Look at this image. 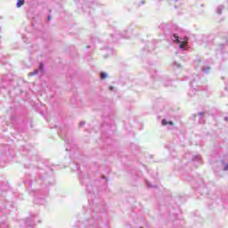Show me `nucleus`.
<instances>
[{
    "instance_id": "423d86ee",
    "label": "nucleus",
    "mask_w": 228,
    "mask_h": 228,
    "mask_svg": "<svg viewBox=\"0 0 228 228\" xmlns=\"http://www.w3.org/2000/svg\"><path fill=\"white\" fill-rule=\"evenodd\" d=\"M161 124L162 126H167L168 124V121H167V119H162Z\"/></svg>"
},
{
    "instance_id": "6e6552de",
    "label": "nucleus",
    "mask_w": 228,
    "mask_h": 228,
    "mask_svg": "<svg viewBox=\"0 0 228 228\" xmlns=\"http://www.w3.org/2000/svg\"><path fill=\"white\" fill-rule=\"evenodd\" d=\"M168 124L169 126H174L175 123L173 121H169Z\"/></svg>"
},
{
    "instance_id": "f257e3e1",
    "label": "nucleus",
    "mask_w": 228,
    "mask_h": 228,
    "mask_svg": "<svg viewBox=\"0 0 228 228\" xmlns=\"http://www.w3.org/2000/svg\"><path fill=\"white\" fill-rule=\"evenodd\" d=\"M188 40V37H184L183 41L180 43V49H184V47H186V41Z\"/></svg>"
},
{
    "instance_id": "9d476101",
    "label": "nucleus",
    "mask_w": 228,
    "mask_h": 228,
    "mask_svg": "<svg viewBox=\"0 0 228 228\" xmlns=\"http://www.w3.org/2000/svg\"><path fill=\"white\" fill-rule=\"evenodd\" d=\"M140 228H143V227H140Z\"/></svg>"
},
{
    "instance_id": "20e7f679",
    "label": "nucleus",
    "mask_w": 228,
    "mask_h": 228,
    "mask_svg": "<svg viewBox=\"0 0 228 228\" xmlns=\"http://www.w3.org/2000/svg\"><path fill=\"white\" fill-rule=\"evenodd\" d=\"M106 77H108V75H106V73L102 72V73L101 74V78H102V79H106Z\"/></svg>"
},
{
    "instance_id": "39448f33",
    "label": "nucleus",
    "mask_w": 228,
    "mask_h": 228,
    "mask_svg": "<svg viewBox=\"0 0 228 228\" xmlns=\"http://www.w3.org/2000/svg\"><path fill=\"white\" fill-rule=\"evenodd\" d=\"M174 38H175L176 44H179V37L176 34H174Z\"/></svg>"
},
{
    "instance_id": "f03ea898",
    "label": "nucleus",
    "mask_w": 228,
    "mask_h": 228,
    "mask_svg": "<svg viewBox=\"0 0 228 228\" xmlns=\"http://www.w3.org/2000/svg\"><path fill=\"white\" fill-rule=\"evenodd\" d=\"M16 6L17 8H20V6H24V0H18Z\"/></svg>"
},
{
    "instance_id": "7ed1b4c3",
    "label": "nucleus",
    "mask_w": 228,
    "mask_h": 228,
    "mask_svg": "<svg viewBox=\"0 0 228 228\" xmlns=\"http://www.w3.org/2000/svg\"><path fill=\"white\" fill-rule=\"evenodd\" d=\"M38 74V69L34 70V72L28 73V76H37Z\"/></svg>"
},
{
    "instance_id": "0eeeda50",
    "label": "nucleus",
    "mask_w": 228,
    "mask_h": 228,
    "mask_svg": "<svg viewBox=\"0 0 228 228\" xmlns=\"http://www.w3.org/2000/svg\"><path fill=\"white\" fill-rule=\"evenodd\" d=\"M39 70H44V64L43 63L40 64Z\"/></svg>"
},
{
    "instance_id": "1a4fd4ad",
    "label": "nucleus",
    "mask_w": 228,
    "mask_h": 228,
    "mask_svg": "<svg viewBox=\"0 0 228 228\" xmlns=\"http://www.w3.org/2000/svg\"><path fill=\"white\" fill-rule=\"evenodd\" d=\"M48 20H51V17H48Z\"/></svg>"
}]
</instances>
